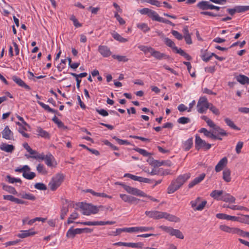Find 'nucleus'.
<instances>
[{"mask_svg":"<svg viewBox=\"0 0 249 249\" xmlns=\"http://www.w3.org/2000/svg\"><path fill=\"white\" fill-rule=\"evenodd\" d=\"M190 173H186L179 175L176 179L172 181L170 185L167 188V193L173 194L181 187L183 184L190 178Z\"/></svg>","mask_w":249,"mask_h":249,"instance_id":"obj_1","label":"nucleus"},{"mask_svg":"<svg viewBox=\"0 0 249 249\" xmlns=\"http://www.w3.org/2000/svg\"><path fill=\"white\" fill-rule=\"evenodd\" d=\"M164 42L169 47L172 48L173 51L176 53L179 54L180 55L185 57L187 60H191L192 57L186 52H185L181 48H178L176 46V44L174 41L168 37H165L163 39Z\"/></svg>","mask_w":249,"mask_h":249,"instance_id":"obj_2","label":"nucleus"},{"mask_svg":"<svg viewBox=\"0 0 249 249\" xmlns=\"http://www.w3.org/2000/svg\"><path fill=\"white\" fill-rule=\"evenodd\" d=\"M79 207L82 211L83 214L89 215L91 214L97 213L99 211V208L102 206L97 207L90 204L81 203Z\"/></svg>","mask_w":249,"mask_h":249,"instance_id":"obj_3","label":"nucleus"},{"mask_svg":"<svg viewBox=\"0 0 249 249\" xmlns=\"http://www.w3.org/2000/svg\"><path fill=\"white\" fill-rule=\"evenodd\" d=\"M64 178V177L63 174H57L55 175L52 178L48 184L50 189L53 191L56 190L63 182Z\"/></svg>","mask_w":249,"mask_h":249,"instance_id":"obj_4","label":"nucleus"},{"mask_svg":"<svg viewBox=\"0 0 249 249\" xmlns=\"http://www.w3.org/2000/svg\"><path fill=\"white\" fill-rule=\"evenodd\" d=\"M212 145L207 143L204 140H202L197 134L195 136V148L197 150L200 149H204L205 150H208L211 148Z\"/></svg>","mask_w":249,"mask_h":249,"instance_id":"obj_5","label":"nucleus"},{"mask_svg":"<svg viewBox=\"0 0 249 249\" xmlns=\"http://www.w3.org/2000/svg\"><path fill=\"white\" fill-rule=\"evenodd\" d=\"M210 103L205 96L201 97L197 104V110L199 113L205 112L209 107Z\"/></svg>","mask_w":249,"mask_h":249,"instance_id":"obj_6","label":"nucleus"},{"mask_svg":"<svg viewBox=\"0 0 249 249\" xmlns=\"http://www.w3.org/2000/svg\"><path fill=\"white\" fill-rule=\"evenodd\" d=\"M200 200L201 197H197L196 199L190 202L191 207L194 211H202L204 209L207 203V201L203 200L200 202Z\"/></svg>","mask_w":249,"mask_h":249,"instance_id":"obj_7","label":"nucleus"},{"mask_svg":"<svg viewBox=\"0 0 249 249\" xmlns=\"http://www.w3.org/2000/svg\"><path fill=\"white\" fill-rule=\"evenodd\" d=\"M34 158L36 160H44L46 165L49 167L53 166V162L54 161V157L50 153L45 155L43 153H41V155L35 156Z\"/></svg>","mask_w":249,"mask_h":249,"instance_id":"obj_8","label":"nucleus"},{"mask_svg":"<svg viewBox=\"0 0 249 249\" xmlns=\"http://www.w3.org/2000/svg\"><path fill=\"white\" fill-rule=\"evenodd\" d=\"M124 189L129 194L140 196H146V195L141 190L126 185L122 184Z\"/></svg>","mask_w":249,"mask_h":249,"instance_id":"obj_9","label":"nucleus"},{"mask_svg":"<svg viewBox=\"0 0 249 249\" xmlns=\"http://www.w3.org/2000/svg\"><path fill=\"white\" fill-rule=\"evenodd\" d=\"M98 51L101 55L104 57H109L112 54V53L109 47L106 45L99 46Z\"/></svg>","mask_w":249,"mask_h":249,"instance_id":"obj_10","label":"nucleus"},{"mask_svg":"<svg viewBox=\"0 0 249 249\" xmlns=\"http://www.w3.org/2000/svg\"><path fill=\"white\" fill-rule=\"evenodd\" d=\"M145 214L150 218L155 219L162 218L163 212L158 211H145Z\"/></svg>","mask_w":249,"mask_h":249,"instance_id":"obj_11","label":"nucleus"},{"mask_svg":"<svg viewBox=\"0 0 249 249\" xmlns=\"http://www.w3.org/2000/svg\"><path fill=\"white\" fill-rule=\"evenodd\" d=\"M37 233V232L35 231L33 229H31L28 230H22L20 233L17 235L18 237L21 238H25L28 237L32 236Z\"/></svg>","mask_w":249,"mask_h":249,"instance_id":"obj_12","label":"nucleus"},{"mask_svg":"<svg viewBox=\"0 0 249 249\" xmlns=\"http://www.w3.org/2000/svg\"><path fill=\"white\" fill-rule=\"evenodd\" d=\"M12 79L19 87L24 88L25 89L30 90V87L27 85L20 78L16 75H14L12 77Z\"/></svg>","mask_w":249,"mask_h":249,"instance_id":"obj_13","label":"nucleus"},{"mask_svg":"<svg viewBox=\"0 0 249 249\" xmlns=\"http://www.w3.org/2000/svg\"><path fill=\"white\" fill-rule=\"evenodd\" d=\"M2 137L8 140H14V134L8 126H6L2 131Z\"/></svg>","mask_w":249,"mask_h":249,"instance_id":"obj_14","label":"nucleus"},{"mask_svg":"<svg viewBox=\"0 0 249 249\" xmlns=\"http://www.w3.org/2000/svg\"><path fill=\"white\" fill-rule=\"evenodd\" d=\"M151 55L158 60H161L162 59H168L170 58V56L164 53H161L159 51H156L154 49L151 52Z\"/></svg>","mask_w":249,"mask_h":249,"instance_id":"obj_15","label":"nucleus"},{"mask_svg":"<svg viewBox=\"0 0 249 249\" xmlns=\"http://www.w3.org/2000/svg\"><path fill=\"white\" fill-rule=\"evenodd\" d=\"M205 176L206 175L204 173L200 174L198 177H196L192 181L189 182L188 187L189 188H191L198 184L204 179Z\"/></svg>","mask_w":249,"mask_h":249,"instance_id":"obj_16","label":"nucleus"},{"mask_svg":"<svg viewBox=\"0 0 249 249\" xmlns=\"http://www.w3.org/2000/svg\"><path fill=\"white\" fill-rule=\"evenodd\" d=\"M238 229L237 228L230 227L226 225H220L219 226V229L222 231L232 234H237Z\"/></svg>","mask_w":249,"mask_h":249,"instance_id":"obj_17","label":"nucleus"},{"mask_svg":"<svg viewBox=\"0 0 249 249\" xmlns=\"http://www.w3.org/2000/svg\"><path fill=\"white\" fill-rule=\"evenodd\" d=\"M81 233H82L81 229L77 228L74 229L71 227L68 231L66 233V236L67 238H73L76 234Z\"/></svg>","mask_w":249,"mask_h":249,"instance_id":"obj_18","label":"nucleus"},{"mask_svg":"<svg viewBox=\"0 0 249 249\" xmlns=\"http://www.w3.org/2000/svg\"><path fill=\"white\" fill-rule=\"evenodd\" d=\"M228 160L226 157H224L218 162L215 167V170L216 172L221 171L227 165Z\"/></svg>","mask_w":249,"mask_h":249,"instance_id":"obj_19","label":"nucleus"},{"mask_svg":"<svg viewBox=\"0 0 249 249\" xmlns=\"http://www.w3.org/2000/svg\"><path fill=\"white\" fill-rule=\"evenodd\" d=\"M163 218L168 220V221L174 222L176 223L179 222L180 221V219L179 217L174 215L168 213L166 212H163L162 218Z\"/></svg>","mask_w":249,"mask_h":249,"instance_id":"obj_20","label":"nucleus"},{"mask_svg":"<svg viewBox=\"0 0 249 249\" xmlns=\"http://www.w3.org/2000/svg\"><path fill=\"white\" fill-rule=\"evenodd\" d=\"M15 149V146L12 144H9L6 143H2L0 145V149L7 153H12Z\"/></svg>","mask_w":249,"mask_h":249,"instance_id":"obj_21","label":"nucleus"},{"mask_svg":"<svg viewBox=\"0 0 249 249\" xmlns=\"http://www.w3.org/2000/svg\"><path fill=\"white\" fill-rule=\"evenodd\" d=\"M216 217L218 219H226L227 220L237 221L238 219V217L235 216H231L222 213L216 214Z\"/></svg>","mask_w":249,"mask_h":249,"instance_id":"obj_22","label":"nucleus"},{"mask_svg":"<svg viewBox=\"0 0 249 249\" xmlns=\"http://www.w3.org/2000/svg\"><path fill=\"white\" fill-rule=\"evenodd\" d=\"M223 191L222 190H213L210 196L212 197L217 200H221V197L222 196Z\"/></svg>","mask_w":249,"mask_h":249,"instance_id":"obj_23","label":"nucleus"},{"mask_svg":"<svg viewBox=\"0 0 249 249\" xmlns=\"http://www.w3.org/2000/svg\"><path fill=\"white\" fill-rule=\"evenodd\" d=\"M220 199H221V200L226 202L234 203L235 201V197L229 194H224L221 197Z\"/></svg>","mask_w":249,"mask_h":249,"instance_id":"obj_24","label":"nucleus"},{"mask_svg":"<svg viewBox=\"0 0 249 249\" xmlns=\"http://www.w3.org/2000/svg\"><path fill=\"white\" fill-rule=\"evenodd\" d=\"M213 132L214 134L220 135L221 136H226L228 135V134L226 131L216 125L213 129Z\"/></svg>","mask_w":249,"mask_h":249,"instance_id":"obj_25","label":"nucleus"},{"mask_svg":"<svg viewBox=\"0 0 249 249\" xmlns=\"http://www.w3.org/2000/svg\"><path fill=\"white\" fill-rule=\"evenodd\" d=\"M193 144V138H190L183 142V148L186 151H189L192 147Z\"/></svg>","mask_w":249,"mask_h":249,"instance_id":"obj_26","label":"nucleus"},{"mask_svg":"<svg viewBox=\"0 0 249 249\" xmlns=\"http://www.w3.org/2000/svg\"><path fill=\"white\" fill-rule=\"evenodd\" d=\"M169 234L171 236H175L177 238L180 239L184 238L183 234L179 230L174 229L173 228H172Z\"/></svg>","mask_w":249,"mask_h":249,"instance_id":"obj_27","label":"nucleus"},{"mask_svg":"<svg viewBox=\"0 0 249 249\" xmlns=\"http://www.w3.org/2000/svg\"><path fill=\"white\" fill-rule=\"evenodd\" d=\"M236 80L240 83L244 85L249 84V78L244 75L240 74L236 77Z\"/></svg>","mask_w":249,"mask_h":249,"instance_id":"obj_28","label":"nucleus"},{"mask_svg":"<svg viewBox=\"0 0 249 249\" xmlns=\"http://www.w3.org/2000/svg\"><path fill=\"white\" fill-rule=\"evenodd\" d=\"M37 103L45 110H47L49 112L53 113H57V111L56 110L51 108L48 105H47L40 101H38Z\"/></svg>","mask_w":249,"mask_h":249,"instance_id":"obj_29","label":"nucleus"},{"mask_svg":"<svg viewBox=\"0 0 249 249\" xmlns=\"http://www.w3.org/2000/svg\"><path fill=\"white\" fill-rule=\"evenodd\" d=\"M223 178L227 182L231 180V171L229 169H225L223 171Z\"/></svg>","mask_w":249,"mask_h":249,"instance_id":"obj_30","label":"nucleus"},{"mask_svg":"<svg viewBox=\"0 0 249 249\" xmlns=\"http://www.w3.org/2000/svg\"><path fill=\"white\" fill-rule=\"evenodd\" d=\"M196 6L199 9L202 10V11L207 10H208V1H201L197 3Z\"/></svg>","mask_w":249,"mask_h":249,"instance_id":"obj_31","label":"nucleus"},{"mask_svg":"<svg viewBox=\"0 0 249 249\" xmlns=\"http://www.w3.org/2000/svg\"><path fill=\"white\" fill-rule=\"evenodd\" d=\"M52 120L57 125L59 128H63L64 129L67 128V127L64 125V123L56 116L53 117V118L52 119Z\"/></svg>","mask_w":249,"mask_h":249,"instance_id":"obj_32","label":"nucleus"},{"mask_svg":"<svg viewBox=\"0 0 249 249\" xmlns=\"http://www.w3.org/2000/svg\"><path fill=\"white\" fill-rule=\"evenodd\" d=\"M36 132L37 133V135H38L39 136H40L41 137H43L45 138L49 137V133L47 131L44 130L40 127H37Z\"/></svg>","mask_w":249,"mask_h":249,"instance_id":"obj_33","label":"nucleus"},{"mask_svg":"<svg viewBox=\"0 0 249 249\" xmlns=\"http://www.w3.org/2000/svg\"><path fill=\"white\" fill-rule=\"evenodd\" d=\"M112 35L113 37L115 39H116V40H117L120 42L124 43V42H126L128 41L127 39L122 37L121 35H120L117 33L114 32L112 34Z\"/></svg>","mask_w":249,"mask_h":249,"instance_id":"obj_34","label":"nucleus"},{"mask_svg":"<svg viewBox=\"0 0 249 249\" xmlns=\"http://www.w3.org/2000/svg\"><path fill=\"white\" fill-rule=\"evenodd\" d=\"M198 132L199 133H203L206 137L211 139L213 138L214 134L213 132H211V131H208L205 128H201L198 130Z\"/></svg>","mask_w":249,"mask_h":249,"instance_id":"obj_35","label":"nucleus"},{"mask_svg":"<svg viewBox=\"0 0 249 249\" xmlns=\"http://www.w3.org/2000/svg\"><path fill=\"white\" fill-rule=\"evenodd\" d=\"M225 122L226 123V124H227V125H228L229 126H230L231 128H232V129H233L234 130H240V128L239 127H238L234 124L232 120H231L230 119H229L228 118H225Z\"/></svg>","mask_w":249,"mask_h":249,"instance_id":"obj_36","label":"nucleus"},{"mask_svg":"<svg viewBox=\"0 0 249 249\" xmlns=\"http://www.w3.org/2000/svg\"><path fill=\"white\" fill-rule=\"evenodd\" d=\"M143 244L142 242L138 243H126L124 242V246L131 248H142Z\"/></svg>","mask_w":249,"mask_h":249,"instance_id":"obj_37","label":"nucleus"},{"mask_svg":"<svg viewBox=\"0 0 249 249\" xmlns=\"http://www.w3.org/2000/svg\"><path fill=\"white\" fill-rule=\"evenodd\" d=\"M139 49L142 51L144 53H150L151 54V52L153 51L154 48L144 45H140L138 46Z\"/></svg>","mask_w":249,"mask_h":249,"instance_id":"obj_38","label":"nucleus"},{"mask_svg":"<svg viewBox=\"0 0 249 249\" xmlns=\"http://www.w3.org/2000/svg\"><path fill=\"white\" fill-rule=\"evenodd\" d=\"M88 192H89L93 196H97L98 197H107V198H111V196H108L105 193H97L91 189L88 190Z\"/></svg>","mask_w":249,"mask_h":249,"instance_id":"obj_39","label":"nucleus"},{"mask_svg":"<svg viewBox=\"0 0 249 249\" xmlns=\"http://www.w3.org/2000/svg\"><path fill=\"white\" fill-rule=\"evenodd\" d=\"M137 27L144 33L150 31V29L145 23H140L137 24Z\"/></svg>","mask_w":249,"mask_h":249,"instance_id":"obj_40","label":"nucleus"},{"mask_svg":"<svg viewBox=\"0 0 249 249\" xmlns=\"http://www.w3.org/2000/svg\"><path fill=\"white\" fill-rule=\"evenodd\" d=\"M148 17L151 18L152 20L157 21L160 16L156 12L151 9Z\"/></svg>","mask_w":249,"mask_h":249,"instance_id":"obj_41","label":"nucleus"},{"mask_svg":"<svg viewBox=\"0 0 249 249\" xmlns=\"http://www.w3.org/2000/svg\"><path fill=\"white\" fill-rule=\"evenodd\" d=\"M113 59L117 60L119 62H125L128 61V59L125 56L113 54L112 55Z\"/></svg>","mask_w":249,"mask_h":249,"instance_id":"obj_42","label":"nucleus"},{"mask_svg":"<svg viewBox=\"0 0 249 249\" xmlns=\"http://www.w3.org/2000/svg\"><path fill=\"white\" fill-rule=\"evenodd\" d=\"M134 150L138 152H139L140 154L142 155L144 157H148L151 155V153L148 152L146 150L143 149H142L140 148L136 147L134 148Z\"/></svg>","mask_w":249,"mask_h":249,"instance_id":"obj_43","label":"nucleus"},{"mask_svg":"<svg viewBox=\"0 0 249 249\" xmlns=\"http://www.w3.org/2000/svg\"><path fill=\"white\" fill-rule=\"evenodd\" d=\"M23 177L28 179H32L36 177V174L34 172H31L27 173V172H23L22 174Z\"/></svg>","mask_w":249,"mask_h":249,"instance_id":"obj_44","label":"nucleus"},{"mask_svg":"<svg viewBox=\"0 0 249 249\" xmlns=\"http://www.w3.org/2000/svg\"><path fill=\"white\" fill-rule=\"evenodd\" d=\"M78 215H79V214L77 212H74L72 213L70 215V217H69L68 221H67V223L68 224H70L71 223H73V220L77 218L78 217Z\"/></svg>","mask_w":249,"mask_h":249,"instance_id":"obj_45","label":"nucleus"},{"mask_svg":"<svg viewBox=\"0 0 249 249\" xmlns=\"http://www.w3.org/2000/svg\"><path fill=\"white\" fill-rule=\"evenodd\" d=\"M137 232H145L150 231H152L154 228L152 227H145L141 226L137 227Z\"/></svg>","mask_w":249,"mask_h":249,"instance_id":"obj_46","label":"nucleus"},{"mask_svg":"<svg viewBox=\"0 0 249 249\" xmlns=\"http://www.w3.org/2000/svg\"><path fill=\"white\" fill-rule=\"evenodd\" d=\"M177 122L179 124H185L190 123L191 120L188 117H181L178 119Z\"/></svg>","mask_w":249,"mask_h":249,"instance_id":"obj_47","label":"nucleus"},{"mask_svg":"<svg viewBox=\"0 0 249 249\" xmlns=\"http://www.w3.org/2000/svg\"><path fill=\"white\" fill-rule=\"evenodd\" d=\"M172 174L171 170L169 169H164L162 168L159 169V175L160 176H166Z\"/></svg>","mask_w":249,"mask_h":249,"instance_id":"obj_48","label":"nucleus"},{"mask_svg":"<svg viewBox=\"0 0 249 249\" xmlns=\"http://www.w3.org/2000/svg\"><path fill=\"white\" fill-rule=\"evenodd\" d=\"M145 1L158 7L161 6V2L158 0H145Z\"/></svg>","mask_w":249,"mask_h":249,"instance_id":"obj_49","label":"nucleus"},{"mask_svg":"<svg viewBox=\"0 0 249 249\" xmlns=\"http://www.w3.org/2000/svg\"><path fill=\"white\" fill-rule=\"evenodd\" d=\"M36 170L38 173L43 175H45L47 173L43 164H39L36 167Z\"/></svg>","mask_w":249,"mask_h":249,"instance_id":"obj_50","label":"nucleus"},{"mask_svg":"<svg viewBox=\"0 0 249 249\" xmlns=\"http://www.w3.org/2000/svg\"><path fill=\"white\" fill-rule=\"evenodd\" d=\"M210 110L215 115H219L220 112L219 109L214 106L212 104L210 103L209 108Z\"/></svg>","mask_w":249,"mask_h":249,"instance_id":"obj_51","label":"nucleus"},{"mask_svg":"<svg viewBox=\"0 0 249 249\" xmlns=\"http://www.w3.org/2000/svg\"><path fill=\"white\" fill-rule=\"evenodd\" d=\"M113 139L115 140L120 145H129L130 143L126 140H123L118 138L116 136H114Z\"/></svg>","mask_w":249,"mask_h":249,"instance_id":"obj_52","label":"nucleus"},{"mask_svg":"<svg viewBox=\"0 0 249 249\" xmlns=\"http://www.w3.org/2000/svg\"><path fill=\"white\" fill-rule=\"evenodd\" d=\"M21 197L24 199H27L31 200H35L36 197L32 194L28 193L23 194L21 195Z\"/></svg>","mask_w":249,"mask_h":249,"instance_id":"obj_53","label":"nucleus"},{"mask_svg":"<svg viewBox=\"0 0 249 249\" xmlns=\"http://www.w3.org/2000/svg\"><path fill=\"white\" fill-rule=\"evenodd\" d=\"M200 14L201 15H207V16H211V17H217V16L221 17V16H223V15L216 14H214V13H213L212 12H208V11H201L200 12Z\"/></svg>","mask_w":249,"mask_h":249,"instance_id":"obj_54","label":"nucleus"},{"mask_svg":"<svg viewBox=\"0 0 249 249\" xmlns=\"http://www.w3.org/2000/svg\"><path fill=\"white\" fill-rule=\"evenodd\" d=\"M35 188L39 190H47L46 186L43 183H36L35 185Z\"/></svg>","mask_w":249,"mask_h":249,"instance_id":"obj_55","label":"nucleus"},{"mask_svg":"<svg viewBox=\"0 0 249 249\" xmlns=\"http://www.w3.org/2000/svg\"><path fill=\"white\" fill-rule=\"evenodd\" d=\"M3 189L4 190L13 194H15L16 193L15 189L10 186L4 185H3Z\"/></svg>","mask_w":249,"mask_h":249,"instance_id":"obj_56","label":"nucleus"},{"mask_svg":"<svg viewBox=\"0 0 249 249\" xmlns=\"http://www.w3.org/2000/svg\"><path fill=\"white\" fill-rule=\"evenodd\" d=\"M236 8L237 12H243L249 10V6H238Z\"/></svg>","mask_w":249,"mask_h":249,"instance_id":"obj_57","label":"nucleus"},{"mask_svg":"<svg viewBox=\"0 0 249 249\" xmlns=\"http://www.w3.org/2000/svg\"><path fill=\"white\" fill-rule=\"evenodd\" d=\"M237 234L241 236L242 237H249V232L244 231L243 230L238 229Z\"/></svg>","mask_w":249,"mask_h":249,"instance_id":"obj_58","label":"nucleus"},{"mask_svg":"<svg viewBox=\"0 0 249 249\" xmlns=\"http://www.w3.org/2000/svg\"><path fill=\"white\" fill-rule=\"evenodd\" d=\"M120 196L125 202H130L131 196L125 194H120Z\"/></svg>","mask_w":249,"mask_h":249,"instance_id":"obj_59","label":"nucleus"},{"mask_svg":"<svg viewBox=\"0 0 249 249\" xmlns=\"http://www.w3.org/2000/svg\"><path fill=\"white\" fill-rule=\"evenodd\" d=\"M152 161L150 164L154 166H160L163 164H164V162L163 161H160L157 160H154L153 159H152Z\"/></svg>","mask_w":249,"mask_h":249,"instance_id":"obj_60","label":"nucleus"},{"mask_svg":"<svg viewBox=\"0 0 249 249\" xmlns=\"http://www.w3.org/2000/svg\"><path fill=\"white\" fill-rule=\"evenodd\" d=\"M171 33L178 40H181L183 38L182 35L177 31L173 30Z\"/></svg>","mask_w":249,"mask_h":249,"instance_id":"obj_61","label":"nucleus"},{"mask_svg":"<svg viewBox=\"0 0 249 249\" xmlns=\"http://www.w3.org/2000/svg\"><path fill=\"white\" fill-rule=\"evenodd\" d=\"M114 17L118 21L120 24L123 25L125 23V21L124 20V19L120 17V16L118 14L117 12H115L114 14Z\"/></svg>","mask_w":249,"mask_h":249,"instance_id":"obj_62","label":"nucleus"},{"mask_svg":"<svg viewBox=\"0 0 249 249\" xmlns=\"http://www.w3.org/2000/svg\"><path fill=\"white\" fill-rule=\"evenodd\" d=\"M69 211L68 208L67 207H63L61 209V212L60 214V218L62 219H64L65 216L67 215L68 212Z\"/></svg>","mask_w":249,"mask_h":249,"instance_id":"obj_63","label":"nucleus"},{"mask_svg":"<svg viewBox=\"0 0 249 249\" xmlns=\"http://www.w3.org/2000/svg\"><path fill=\"white\" fill-rule=\"evenodd\" d=\"M201 58L204 61L206 62H208L211 58V56H210V55H208L205 53H203L201 55Z\"/></svg>","mask_w":249,"mask_h":249,"instance_id":"obj_64","label":"nucleus"}]
</instances>
